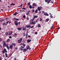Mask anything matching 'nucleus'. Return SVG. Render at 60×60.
Returning <instances> with one entry per match:
<instances>
[{
	"label": "nucleus",
	"instance_id": "b1692460",
	"mask_svg": "<svg viewBox=\"0 0 60 60\" xmlns=\"http://www.w3.org/2000/svg\"><path fill=\"white\" fill-rule=\"evenodd\" d=\"M38 27H40L41 26V24H38Z\"/></svg>",
	"mask_w": 60,
	"mask_h": 60
},
{
	"label": "nucleus",
	"instance_id": "a19ab883",
	"mask_svg": "<svg viewBox=\"0 0 60 60\" xmlns=\"http://www.w3.org/2000/svg\"><path fill=\"white\" fill-rule=\"evenodd\" d=\"M23 44V47H25L26 46V44Z\"/></svg>",
	"mask_w": 60,
	"mask_h": 60
},
{
	"label": "nucleus",
	"instance_id": "1a4fd4ad",
	"mask_svg": "<svg viewBox=\"0 0 60 60\" xmlns=\"http://www.w3.org/2000/svg\"><path fill=\"white\" fill-rule=\"evenodd\" d=\"M44 14L45 16H48L49 15L47 12H44Z\"/></svg>",
	"mask_w": 60,
	"mask_h": 60
},
{
	"label": "nucleus",
	"instance_id": "4468645a",
	"mask_svg": "<svg viewBox=\"0 0 60 60\" xmlns=\"http://www.w3.org/2000/svg\"><path fill=\"white\" fill-rule=\"evenodd\" d=\"M33 19H34L35 18H38V16L37 15H34V16Z\"/></svg>",
	"mask_w": 60,
	"mask_h": 60
},
{
	"label": "nucleus",
	"instance_id": "7ed1b4c3",
	"mask_svg": "<svg viewBox=\"0 0 60 60\" xmlns=\"http://www.w3.org/2000/svg\"><path fill=\"white\" fill-rule=\"evenodd\" d=\"M42 6H40V7H38L37 8V9L39 11H40L41 9H42Z\"/></svg>",
	"mask_w": 60,
	"mask_h": 60
},
{
	"label": "nucleus",
	"instance_id": "58836bf2",
	"mask_svg": "<svg viewBox=\"0 0 60 60\" xmlns=\"http://www.w3.org/2000/svg\"><path fill=\"white\" fill-rule=\"evenodd\" d=\"M34 26H31V27H30V28H34Z\"/></svg>",
	"mask_w": 60,
	"mask_h": 60
},
{
	"label": "nucleus",
	"instance_id": "2f4dec72",
	"mask_svg": "<svg viewBox=\"0 0 60 60\" xmlns=\"http://www.w3.org/2000/svg\"><path fill=\"white\" fill-rule=\"evenodd\" d=\"M14 15H15V16L16 15H17V13H16V12H15V13L13 14Z\"/></svg>",
	"mask_w": 60,
	"mask_h": 60
},
{
	"label": "nucleus",
	"instance_id": "9b49d317",
	"mask_svg": "<svg viewBox=\"0 0 60 60\" xmlns=\"http://www.w3.org/2000/svg\"><path fill=\"white\" fill-rule=\"evenodd\" d=\"M8 22H9V21H7V22H6V23H5V26H6L7 25H8Z\"/></svg>",
	"mask_w": 60,
	"mask_h": 60
},
{
	"label": "nucleus",
	"instance_id": "338daca9",
	"mask_svg": "<svg viewBox=\"0 0 60 60\" xmlns=\"http://www.w3.org/2000/svg\"><path fill=\"white\" fill-rule=\"evenodd\" d=\"M35 34H37V32H36L35 33Z\"/></svg>",
	"mask_w": 60,
	"mask_h": 60
},
{
	"label": "nucleus",
	"instance_id": "5fc2aeb1",
	"mask_svg": "<svg viewBox=\"0 0 60 60\" xmlns=\"http://www.w3.org/2000/svg\"><path fill=\"white\" fill-rule=\"evenodd\" d=\"M15 35H17V34H16V33H15L14 34Z\"/></svg>",
	"mask_w": 60,
	"mask_h": 60
},
{
	"label": "nucleus",
	"instance_id": "de8ad7c7",
	"mask_svg": "<svg viewBox=\"0 0 60 60\" xmlns=\"http://www.w3.org/2000/svg\"><path fill=\"white\" fill-rule=\"evenodd\" d=\"M26 19H27V20H29V18H28V17L26 18Z\"/></svg>",
	"mask_w": 60,
	"mask_h": 60
},
{
	"label": "nucleus",
	"instance_id": "4be33fe9",
	"mask_svg": "<svg viewBox=\"0 0 60 60\" xmlns=\"http://www.w3.org/2000/svg\"><path fill=\"white\" fill-rule=\"evenodd\" d=\"M35 13H37L38 12V10L37 9H36V10L35 11Z\"/></svg>",
	"mask_w": 60,
	"mask_h": 60
},
{
	"label": "nucleus",
	"instance_id": "a211bd4d",
	"mask_svg": "<svg viewBox=\"0 0 60 60\" xmlns=\"http://www.w3.org/2000/svg\"><path fill=\"white\" fill-rule=\"evenodd\" d=\"M18 30H20V31H21V28H17Z\"/></svg>",
	"mask_w": 60,
	"mask_h": 60
},
{
	"label": "nucleus",
	"instance_id": "f3484780",
	"mask_svg": "<svg viewBox=\"0 0 60 60\" xmlns=\"http://www.w3.org/2000/svg\"><path fill=\"white\" fill-rule=\"evenodd\" d=\"M31 24H36V23H35V22H31Z\"/></svg>",
	"mask_w": 60,
	"mask_h": 60
},
{
	"label": "nucleus",
	"instance_id": "79ce46f5",
	"mask_svg": "<svg viewBox=\"0 0 60 60\" xmlns=\"http://www.w3.org/2000/svg\"><path fill=\"white\" fill-rule=\"evenodd\" d=\"M22 10H26L25 8H22Z\"/></svg>",
	"mask_w": 60,
	"mask_h": 60
},
{
	"label": "nucleus",
	"instance_id": "bb28decb",
	"mask_svg": "<svg viewBox=\"0 0 60 60\" xmlns=\"http://www.w3.org/2000/svg\"><path fill=\"white\" fill-rule=\"evenodd\" d=\"M9 33H8V32H6L5 34L6 35H9Z\"/></svg>",
	"mask_w": 60,
	"mask_h": 60
},
{
	"label": "nucleus",
	"instance_id": "39448f33",
	"mask_svg": "<svg viewBox=\"0 0 60 60\" xmlns=\"http://www.w3.org/2000/svg\"><path fill=\"white\" fill-rule=\"evenodd\" d=\"M3 44L4 47H6V42H5V41H3Z\"/></svg>",
	"mask_w": 60,
	"mask_h": 60
},
{
	"label": "nucleus",
	"instance_id": "37998d69",
	"mask_svg": "<svg viewBox=\"0 0 60 60\" xmlns=\"http://www.w3.org/2000/svg\"><path fill=\"white\" fill-rule=\"evenodd\" d=\"M5 23H3V26H5Z\"/></svg>",
	"mask_w": 60,
	"mask_h": 60
},
{
	"label": "nucleus",
	"instance_id": "0eeeda50",
	"mask_svg": "<svg viewBox=\"0 0 60 60\" xmlns=\"http://www.w3.org/2000/svg\"><path fill=\"white\" fill-rule=\"evenodd\" d=\"M24 47H23L22 46H21L20 48H19V49H20V50L21 51H23V49H24Z\"/></svg>",
	"mask_w": 60,
	"mask_h": 60
},
{
	"label": "nucleus",
	"instance_id": "6ab92c4d",
	"mask_svg": "<svg viewBox=\"0 0 60 60\" xmlns=\"http://www.w3.org/2000/svg\"><path fill=\"white\" fill-rule=\"evenodd\" d=\"M5 55L6 57H8V54H7V53H5Z\"/></svg>",
	"mask_w": 60,
	"mask_h": 60
},
{
	"label": "nucleus",
	"instance_id": "c03bdc74",
	"mask_svg": "<svg viewBox=\"0 0 60 60\" xmlns=\"http://www.w3.org/2000/svg\"><path fill=\"white\" fill-rule=\"evenodd\" d=\"M53 27H54V26H52L51 28V29H52V28H53Z\"/></svg>",
	"mask_w": 60,
	"mask_h": 60
},
{
	"label": "nucleus",
	"instance_id": "9d476101",
	"mask_svg": "<svg viewBox=\"0 0 60 60\" xmlns=\"http://www.w3.org/2000/svg\"><path fill=\"white\" fill-rule=\"evenodd\" d=\"M26 27H24V26H22V29H23V31H26Z\"/></svg>",
	"mask_w": 60,
	"mask_h": 60
},
{
	"label": "nucleus",
	"instance_id": "c9c22d12",
	"mask_svg": "<svg viewBox=\"0 0 60 60\" xmlns=\"http://www.w3.org/2000/svg\"><path fill=\"white\" fill-rule=\"evenodd\" d=\"M2 39L1 38H0V42H1V41H2Z\"/></svg>",
	"mask_w": 60,
	"mask_h": 60
},
{
	"label": "nucleus",
	"instance_id": "09e8293b",
	"mask_svg": "<svg viewBox=\"0 0 60 60\" xmlns=\"http://www.w3.org/2000/svg\"><path fill=\"white\" fill-rule=\"evenodd\" d=\"M41 11H39V14H41Z\"/></svg>",
	"mask_w": 60,
	"mask_h": 60
},
{
	"label": "nucleus",
	"instance_id": "ddd939ff",
	"mask_svg": "<svg viewBox=\"0 0 60 60\" xmlns=\"http://www.w3.org/2000/svg\"><path fill=\"white\" fill-rule=\"evenodd\" d=\"M31 41V40H30V39H28L27 40V41H28V43H29Z\"/></svg>",
	"mask_w": 60,
	"mask_h": 60
},
{
	"label": "nucleus",
	"instance_id": "69168bd1",
	"mask_svg": "<svg viewBox=\"0 0 60 60\" xmlns=\"http://www.w3.org/2000/svg\"><path fill=\"white\" fill-rule=\"evenodd\" d=\"M51 2V3H52V4H53V2L52 1Z\"/></svg>",
	"mask_w": 60,
	"mask_h": 60
},
{
	"label": "nucleus",
	"instance_id": "e2e57ef3",
	"mask_svg": "<svg viewBox=\"0 0 60 60\" xmlns=\"http://www.w3.org/2000/svg\"><path fill=\"white\" fill-rule=\"evenodd\" d=\"M0 47L1 48H2V45H0Z\"/></svg>",
	"mask_w": 60,
	"mask_h": 60
},
{
	"label": "nucleus",
	"instance_id": "4c0bfd02",
	"mask_svg": "<svg viewBox=\"0 0 60 60\" xmlns=\"http://www.w3.org/2000/svg\"><path fill=\"white\" fill-rule=\"evenodd\" d=\"M5 19L6 21H7V20H8V17L6 18Z\"/></svg>",
	"mask_w": 60,
	"mask_h": 60
},
{
	"label": "nucleus",
	"instance_id": "cd10ccee",
	"mask_svg": "<svg viewBox=\"0 0 60 60\" xmlns=\"http://www.w3.org/2000/svg\"><path fill=\"white\" fill-rule=\"evenodd\" d=\"M49 20V18H48L47 19H46V22H48V21Z\"/></svg>",
	"mask_w": 60,
	"mask_h": 60
},
{
	"label": "nucleus",
	"instance_id": "c756f323",
	"mask_svg": "<svg viewBox=\"0 0 60 60\" xmlns=\"http://www.w3.org/2000/svg\"><path fill=\"white\" fill-rule=\"evenodd\" d=\"M12 33H13V32L12 31H11V33H9V34H8V35H11Z\"/></svg>",
	"mask_w": 60,
	"mask_h": 60
},
{
	"label": "nucleus",
	"instance_id": "e433bc0d",
	"mask_svg": "<svg viewBox=\"0 0 60 60\" xmlns=\"http://www.w3.org/2000/svg\"><path fill=\"white\" fill-rule=\"evenodd\" d=\"M39 21H42V19L41 18H40L39 19Z\"/></svg>",
	"mask_w": 60,
	"mask_h": 60
},
{
	"label": "nucleus",
	"instance_id": "f257e3e1",
	"mask_svg": "<svg viewBox=\"0 0 60 60\" xmlns=\"http://www.w3.org/2000/svg\"><path fill=\"white\" fill-rule=\"evenodd\" d=\"M14 23H15V26H18V24L19 25H20L21 23L20 22H19L18 23H17V21H15Z\"/></svg>",
	"mask_w": 60,
	"mask_h": 60
},
{
	"label": "nucleus",
	"instance_id": "7c9ffc66",
	"mask_svg": "<svg viewBox=\"0 0 60 60\" xmlns=\"http://www.w3.org/2000/svg\"><path fill=\"white\" fill-rule=\"evenodd\" d=\"M29 8L30 9H32V6L31 5H30L29 6Z\"/></svg>",
	"mask_w": 60,
	"mask_h": 60
},
{
	"label": "nucleus",
	"instance_id": "bf43d9fd",
	"mask_svg": "<svg viewBox=\"0 0 60 60\" xmlns=\"http://www.w3.org/2000/svg\"><path fill=\"white\" fill-rule=\"evenodd\" d=\"M6 46L7 47V48L8 47H9V46L8 45H6Z\"/></svg>",
	"mask_w": 60,
	"mask_h": 60
},
{
	"label": "nucleus",
	"instance_id": "49530a36",
	"mask_svg": "<svg viewBox=\"0 0 60 60\" xmlns=\"http://www.w3.org/2000/svg\"><path fill=\"white\" fill-rule=\"evenodd\" d=\"M23 17L24 18H26V16L24 15L23 16Z\"/></svg>",
	"mask_w": 60,
	"mask_h": 60
},
{
	"label": "nucleus",
	"instance_id": "f704fd0d",
	"mask_svg": "<svg viewBox=\"0 0 60 60\" xmlns=\"http://www.w3.org/2000/svg\"><path fill=\"white\" fill-rule=\"evenodd\" d=\"M50 17L51 18H53V16H52V15H50Z\"/></svg>",
	"mask_w": 60,
	"mask_h": 60
},
{
	"label": "nucleus",
	"instance_id": "423d86ee",
	"mask_svg": "<svg viewBox=\"0 0 60 60\" xmlns=\"http://www.w3.org/2000/svg\"><path fill=\"white\" fill-rule=\"evenodd\" d=\"M52 0H45V1L46 3L48 2L47 3V4H49V3L51 1H52Z\"/></svg>",
	"mask_w": 60,
	"mask_h": 60
},
{
	"label": "nucleus",
	"instance_id": "72a5a7b5",
	"mask_svg": "<svg viewBox=\"0 0 60 60\" xmlns=\"http://www.w3.org/2000/svg\"><path fill=\"white\" fill-rule=\"evenodd\" d=\"M27 4L29 6L30 5V2H29V3H27Z\"/></svg>",
	"mask_w": 60,
	"mask_h": 60
},
{
	"label": "nucleus",
	"instance_id": "ea45409f",
	"mask_svg": "<svg viewBox=\"0 0 60 60\" xmlns=\"http://www.w3.org/2000/svg\"><path fill=\"white\" fill-rule=\"evenodd\" d=\"M29 14L28 13H26V15L27 16H28Z\"/></svg>",
	"mask_w": 60,
	"mask_h": 60
},
{
	"label": "nucleus",
	"instance_id": "864d4df0",
	"mask_svg": "<svg viewBox=\"0 0 60 60\" xmlns=\"http://www.w3.org/2000/svg\"><path fill=\"white\" fill-rule=\"evenodd\" d=\"M30 11H28V13L29 14V13H30Z\"/></svg>",
	"mask_w": 60,
	"mask_h": 60
},
{
	"label": "nucleus",
	"instance_id": "f8f14e48",
	"mask_svg": "<svg viewBox=\"0 0 60 60\" xmlns=\"http://www.w3.org/2000/svg\"><path fill=\"white\" fill-rule=\"evenodd\" d=\"M9 48L10 49H12V48H13V46L11 45L9 46Z\"/></svg>",
	"mask_w": 60,
	"mask_h": 60
},
{
	"label": "nucleus",
	"instance_id": "052dcab7",
	"mask_svg": "<svg viewBox=\"0 0 60 60\" xmlns=\"http://www.w3.org/2000/svg\"><path fill=\"white\" fill-rule=\"evenodd\" d=\"M32 8L33 9H34V6H33Z\"/></svg>",
	"mask_w": 60,
	"mask_h": 60
},
{
	"label": "nucleus",
	"instance_id": "603ef678",
	"mask_svg": "<svg viewBox=\"0 0 60 60\" xmlns=\"http://www.w3.org/2000/svg\"><path fill=\"white\" fill-rule=\"evenodd\" d=\"M4 19H2V20H1V21H4Z\"/></svg>",
	"mask_w": 60,
	"mask_h": 60
},
{
	"label": "nucleus",
	"instance_id": "5701e85b",
	"mask_svg": "<svg viewBox=\"0 0 60 60\" xmlns=\"http://www.w3.org/2000/svg\"><path fill=\"white\" fill-rule=\"evenodd\" d=\"M34 18H33V19H31L30 20V22H33V21H34Z\"/></svg>",
	"mask_w": 60,
	"mask_h": 60
},
{
	"label": "nucleus",
	"instance_id": "a878e982",
	"mask_svg": "<svg viewBox=\"0 0 60 60\" xmlns=\"http://www.w3.org/2000/svg\"><path fill=\"white\" fill-rule=\"evenodd\" d=\"M27 32H28V31H27L26 34V37L27 39V36H28V34H27Z\"/></svg>",
	"mask_w": 60,
	"mask_h": 60
},
{
	"label": "nucleus",
	"instance_id": "680f3d73",
	"mask_svg": "<svg viewBox=\"0 0 60 60\" xmlns=\"http://www.w3.org/2000/svg\"><path fill=\"white\" fill-rule=\"evenodd\" d=\"M36 23H37V22H38V20H36Z\"/></svg>",
	"mask_w": 60,
	"mask_h": 60
},
{
	"label": "nucleus",
	"instance_id": "2eb2a0df",
	"mask_svg": "<svg viewBox=\"0 0 60 60\" xmlns=\"http://www.w3.org/2000/svg\"><path fill=\"white\" fill-rule=\"evenodd\" d=\"M14 19H15L14 20H17V21H19V19H17V18H14Z\"/></svg>",
	"mask_w": 60,
	"mask_h": 60
},
{
	"label": "nucleus",
	"instance_id": "774afa93",
	"mask_svg": "<svg viewBox=\"0 0 60 60\" xmlns=\"http://www.w3.org/2000/svg\"><path fill=\"white\" fill-rule=\"evenodd\" d=\"M30 37V35H29V36H28V37Z\"/></svg>",
	"mask_w": 60,
	"mask_h": 60
},
{
	"label": "nucleus",
	"instance_id": "c85d7f7f",
	"mask_svg": "<svg viewBox=\"0 0 60 60\" xmlns=\"http://www.w3.org/2000/svg\"><path fill=\"white\" fill-rule=\"evenodd\" d=\"M15 5V4H13V3H12L11 5H13L14 6Z\"/></svg>",
	"mask_w": 60,
	"mask_h": 60
},
{
	"label": "nucleus",
	"instance_id": "aec40b11",
	"mask_svg": "<svg viewBox=\"0 0 60 60\" xmlns=\"http://www.w3.org/2000/svg\"><path fill=\"white\" fill-rule=\"evenodd\" d=\"M11 45H12L13 46H15L16 45V44H15V43H13Z\"/></svg>",
	"mask_w": 60,
	"mask_h": 60
},
{
	"label": "nucleus",
	"instance_id": "f03ea898",
	"mask_svg": "<svg viewBox=\"0 0 60 60\" xmlns=\"http://www.w3.org/2000/svg\"><path fill=\"white\" fill-rule=\"evenodd\" d=\"M2 52L3 54H4V53H5H5H7V50L5 48L4 49V50L2 51Z\"/></svg>",
	"mask_w": 60,
	"mask_h": 60
},
{
	"label": "nucleus",
	"instance_id": "4d7b16f0",
	"mask_svg": "<svg viewBox=\"0 0 60 60\" xmlns=\"http://www.w3.org/2000/svg\"><path fill=\"white\" fill-rule=\"evenodd\" d=\"M15 49H18V48H17V47H15Z\"/></svg>",
	"mask_w": 60,
	"mask_h": 60
},
{
	"label": "nucleus",
	"instance_id": "473e14b6",
	"mask_svg": "<svg viewBox=\"0 0 60 60\" xmlns=\"http://www.w3.org/2000/svg\"><path fill=\"white\" fill-rule=\"evenodd\" d=\"M14 15H15V16L16 15H17V13H16V12H15V13L13 14Z\"/></svg>",
	"mask_w": 60,
	"mask_h": 60
},
{
	"label": "nucleus",
	"instance_id": "20e7f679",
	"mask_svg": "<svg viewBox=\"0 0 60 60\" xmlns=\"http://www.w3.org/2000/svg\"><path fill=\"white\" fill-rule=\"evenodd\" d=\"M22 41V38H20V39H19L17 40V43H20L21 42V41Z\"/></svg>",
	"mask_w": 60,
	"mask_h": 60
},
{
	"label": "nucleus",
	"instance_id": "8fccbe9b",
	"mask_svg": "<svg viewBox=\"0 0 60 60\" xmlns=\"http://www.w3.org/2000/svg\"><path fill=\"white\" fill-rule=\"evenodd\" d=\"M7 48V49H8V50H9V47Z\"/></svg>",
	"mask_w": 60,
	"mask_h": 60
},
{
	"label": "nucleus",
	"instance_id": "393cba45",
	"mask_svg": "<svg viewBox=\"0 0 60 60\" xmlns=\"http://www.w3.org/2000/svg\"><path fill=\"white\" fill-rule=\"evenodd\" d=\"M26 27L27 28H29L30 27H31V26L29 25L28 26H26Z\"/></svg>",
	"mask_w": 60,
	"mask_h": 60
},
{
	"label": "nucleus",
	"instance_id": "6e6d98bb",
	"mask_svg": "<svg viewBox=\"0 0 60 60\" xmlns=\"http://www.w3.org/2000/svg\"><path fill=\"white\" fill-rule=\"evenodd\" d=\"M9 38L10 39H11V36H9Z\"/></svg>",
	"mask_w": 60,
	"mask_h": 60
},
{
	"label": "nucleus",
	"instance_id": "412c9836",
	"mask_svg": "<svg viewBox=\"0 0 60 60\" xmlns=\"http://www.w3.org/2000/svg\"><path fill=\"white\" fill-rule=\"evenodd\" d=\"M10 41V39H7V40L6 41L7 42H9Z\"/></svg>",
	"mask_w": 60,
	"mask_h": 60
},
{
	"label": "nucleus",
	"instance_id": "0e129e2a",
	"mask_svg": "<svg viewBox=\"0 0 60 60\" xmlns=\"http://www.w3.org/2000/svg\"><path fill=\"white\" fill-rule=\"evenodd\" d=\"M12 36L13 37H14L15 36V35H12Z\"/></svg>",
	"mask_w": 60,
	"mask_h": 60
},
{
	"label": "nucleus",
	"instance_id": "6e6552de",
	"mask_svg": "<svg viewBox=\"0 0 60 60\" xmlns=\"http://www.w3.org/2000/svg\"><path fill=\"white\" fill-rule=\"evenodd\" d=\"M28 49H29V50L31 49V48L30 47V46H28L27 47L26 50H28Z\"/></svg>",
	"mask_w": 60,
	"mask_h": 60
},
{
	"label": "nucleus",
	"instance_id": "13d9d810",
	"mask_svg": "<svg viewBox=\"0 0 60 60\" xmlns=\"http://www.w3.org/2000/svg\"><path fill=\"white\" fill-rule=\"evenodd\" d=\"M35 5V4L34 3L32 5L33 6H34V5Z\"/></svg>",
	"mask_w": 60,
	"mask_h": 60
},
{
	"label": "nucleus",
	"instance_id": "a18cd8bd",
	"mask_svg": "<svg viewBox=\"0 0 60 60\" xmlns=\"http://www.w3.org/2000/svg\"><path fill=\"white\" fill-rule=\"evenodd\" d=\"M32 11L33 12H34V9H33V10H32Z\"/></svg>",
	"mask_w": 60,
	"mask_h": 60
},
{
	"label": "nucleus",
	"instance_id": "dca6fc26",
	"mask_svg": "<svg viewBox=\"0 0 60 60\" xmlns=\"http://www.w3.org/2000/svg\"><path fill=\"white\" fill-rule=\"evenodd\" d=\"M23 52H26V51H27V50L26 49H23Z\"/></svg>",
	"mask_w": 60,
	"mask_h": 60
},
{
	"label": "nucleus",
	"instance_id": "3c124183",
	"mask_svg": "<svg viewBox=\"0 0 60 60\" xmlns=\"http://www.w3.org/2000/svg\"><path fill=\"white\" fill-rule=\"evenodd\" d=\"M14 59H14V60H17V59H16V58H14Z\"/></svg>",
	"mask_w": 60,
	"mask_h": 60
}]
</instances>
